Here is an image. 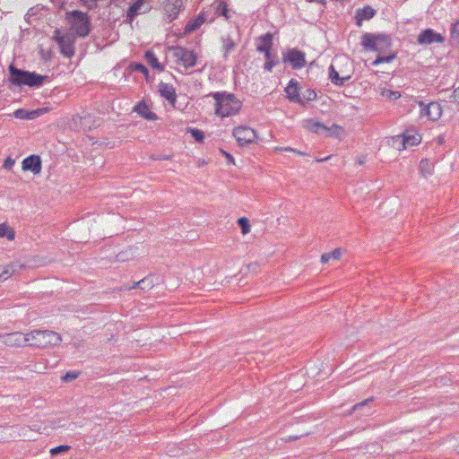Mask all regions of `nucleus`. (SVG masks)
Instances as JSON below:
<instances>
[{
	"mask_svg": "<svg viewBox=\"0 0 459 459\" xmlns=\"http://www.w3.org/2000/svg\"><path fill=\"white\" fill-rule=\"evenodd\" d=\"M212 96L215 100V113L221 117L235 115L241 108V102L232 93L214 92Z\"/></svg>",
	"mask_w": 459,
	"mask_h": 459,
	"instance_id": "f257e3e1",
	"label": "nucleus"
},
{
	"mask_svg": "<svg viewBox=\"0 0 459 459\" xmlns=\"http://www.w3.org/2000/svg\"><path fill=\"white\" fill-rule=\"evenodd\" d=\"M9 80L14 85L39 87L48 79V76L38 74L35 72L18 69L13 65H9Z\"/></svg>",
	"mask_w": 459,
	"mask_h": 459,
	"instance_id": "f03ea898",
	"label": "nucleus"
},
{
	"mask_svg": "<svg viewBox=\"0 0 459 459\" xmlns=\"http://www.w3.org/2000/svg\"><path fill=\"white\" fill-rule=\"evenodd\" d=\"M28 344L38 348L56 346L61 342V336L49 330H34L27 333Z\"/></svg>",
	"mask_w": 459,
	"mask_h": 459,
	"instance_id": "7ed1b4c3",
	"label": "nucleus"
},
{
	"mask_svg": "<svg viewBox=\"0 0 459 459\" xmlns=\"http://www.w3.org/2000/svg\"><path fill=\"white\" fill-rule=\"evenodd\" d=\"M361 45L372 51L386 53L392 45V39L385 34L365 33L361 38Z\"/></svg>",
	"mask_w": 459,
	"mask_h": 459,
	"instance_id": "20e7f679",
	"label": "nucleus"
},
{
	"mask_svg": "<svg viewBox=\"0 0 459 459\" xmlns=\"http://www.w3.org/2000/svg\"><path fill=\"white\" fill-rule=\"evenodd\" d=\"M68 20L78 36L86 37L90 33L91 22L87 13L73 11L68 13Z\"/></svg>",
	"mask_w": 459,
	"mask_h": 459,
	"instance_id": "39448f33",
	"label": "nucleus"
},
{
	"mask_svg": "<svg viewBox=\"0 0 459 459\" xmlns=\"http://www.w3.org/2000/svg\"><path fill=\"white\" fill-rule=\"evenodd\" d=\"M233 136L241 146L254 143L257 137L255 131L248 126L236 127L233 130Z\"/></svg>",
	"mask_w": 459,
	"mask_h": 459,
	"instance_id": "423d86ee",
	"label": "nucleus"
},
{
	"mask_svg": "<svg viewBox=\"0 0 459 459\" xmlns=\"http://www.w3.org/2000/svg\"><path fill=\"white\" fill-rule=\"evenodd\" d=\"M419 105L421 108L420 115L427 117L430 120L436 121L440 118L442 115L441 106L437 102H430L424 104L423 101H419Z\"/></svg>",
	"mask_w": 459,
	"mask_h": 459,
	"instance_id": "0eeeda50",
	"label": "nucleus"
},
{
	"mask_svg": "<svg viewBox=\"0 0 459 459\" xmlns=\"http://www.w3.org/2000/svg\"><path fill=\"white\" fill-rule=\"evenodd\" d=\"M284 62L290 63L293 69H299L305 66V53L296 48L290 49L283 56Z\"/></svg>",
	"mask_w": 459,
	"mask_h": 459,
	"instance_id": "6e6552de",
	"label": "nucleus"
},
{
	"mask_svg": "<svg viewBox=\"0 0 459 459\" xmlns=\"http://www.w3.org/2000/svg\"><path fill=\"white\" fill-rule=\"evenodd\" d=\"M183 7V0H167L163 6L166 19L169 22L177 19Z\"/></svg>",
	"mask_w": 459,
	"mask_h": 459,
	"instance_id": "1a4fd4ad",
	"label": "nucleus"
},
{
	"mask_svg": "<svg viewBox=\"0 0 459 459\" xmlns=\"http://www.w3.org/2000/svg\"><path fill=\"white\" fill-rule=\"evenodd\" d=\"M444 41L445 38L432 29H426L418 36V42L420 45H429L434 42L443 43Z\"/></svg>",
	"mask_w": 459,
	"mask_h": 459,
	"instance_id": "9d476101",
	"label": "nucleus"
},
{
	"mask_svg": "<svg viewBox=\"0 0 459 459\" xmlns=\"http://www.w3.org/2000/svg\"><path fill=\"white\" fill-rule=\"evenodd\" d=\"M158 88L160 96L166 99L170 105L175 106V103L177 101V94L175 88L171 84L162 82L159 83Z\"/></svg>",
	"mask_w": 459,
	"mask_h": 459,
	"instance_id": "9b49d317",
	"label": "nucleus"
},
{
	"mask_svg": "<svg viewBox=\"0 0 459 459\" xmlns=\"http://www.w3.org/2000/svg\"><path fill=\"white\" fill-rule=\"evenodd\" d=\"M304 127L312 133H316V134L325 133L326 135H328V133L333 128H338V126L336 125H333L331 128H329V127L325 126V125L321 124L320 122L316 121L314 119L305 120Z\"/></svg>",
	"mask_w": 459,
	"mask_h": 459,
	"instance_id": "f8f14e48",
	"label": "nucleus"
},
{
	"mask_svg": "<svg viewBox=\"0 0 459 459\" xmlns=\"http://www.w3.org/2000/svg\"><path fill=\"white\" fill-rule=\"evenodd\" d=\"M22 169L30 170L34 174H39L41 170V160L38 155H30L22 161Z\"/></svg>",
	"mask_w": 459,
	"mask_h": 459,
	"instance_id": "ddd939ff",
	"label": "nucleus"
},
{
	"mask_svg": "<svg viewBox=\"0 0 459 459\" xmlns=\"http://www.w3.org/2000/svg\"><path fill=\"white\" fill-rule=\"evenodd\" d=\"M24 265L18 262H14L6 265H0V281L7 280L12 275L19 273L22 270Z\"/></svg>",
	"mask_w": 459,
	"mask_h": 459,
	"instance_id": "4468645a",
	"label": "nucleus"
},
{
	"mask_svg": "<svg viewBox=\"0 0 459 459\" xmlns=\"http://www.w3.org/2000/svg\"><path fill=\"white\" fill-rule=\"evenodd\" d=\"M91 121V116L90 114H86L84 116L74 115L72 118L70 126L74 130L80 129H91V126L90 122Z\"/></svg>",
	"mask_w": 459,
	"mask_h": 459,
	"instance_id": "2eb2a0df",
	"label": "nucleus"
},
{
	"mask_svg": "<svg viewBox=\"0 0 459 459\" xmlns=\"http://www.w3.org/2000/svg\"><path fill=\"white\" fill-rule=\"evenodd\" d=\"M58 45L64 56L70 57L74 54L73 37L69 35H66V37H59Z\"/></svg>",
	"mask_w": 459,
	"mask_h": 459,
	"instance_id": "dca6fc26",
	"label": "nucleus"
},
{
	"mask_svg": "<svg viewBox=\"0 0 459 459\" xmlns=\"http://www.w3.org/2000/svg\"><path fill=\"white\" fill-rule=\"evenodd\" d=\"M285 91L290 100L304 105V100L301 99L300 93L299 92L297 81L293 79L290 80L288 86L285 89Z\"/></svg>",
	"mask_w": 459,
	"mask_h": 459,
	"instance_id": "f3484780",
	"label": "nucleus"
},
{
	"mask_svg": "<svg viewBox=\"0 0 459 459\" xmlns=\"http://www.w3.org/2000/svg\"><path fill=\"white\" fill-rule=\"evenodd\" d=\"M376 14V11L369 5L362 9H358L356 13V23L359 27L362 25L364 20H369Z\"/></svg>",
	"mask_w": 459,
	"mask_h": 459,
	"instance_id": "a211bd4d",
	"label": "nucleus"
},
{
	"mask_svg": "<svg viewBox=\"0 0 459 459\" xmlns=\"http://www.w3.org/2000/svg\"><path fill=\"white\" fill-rule=\"evenodd\" d=\"M329 79L333 84L342 86L351 79V75L343 74L341 75L339 72L335 70L334 65H331L329 67Z\"/></svg>",
	"mask_w": 459,
	"mask_h": 459,
	"instance_id": "6ab92c4d",
	"label": "nucleus"
},
{
	"mask_svg": "<svg viewBox=\"0 0 459 459\" xmlns=\"http://www.w3.org/2000/svg\"><path fill=\"white\" fill-rule=\"evenodd\" d=\"M260 43L257 45V51L264 53V56L271 54L273 47V36L271 33H266L259 38Z\"/></svg>",
	"mask_w": 459,
	"mask_h": 459,
	"instance_id": "aec40b11",
	"label": "nucleus"
},
{
	"mask_svg": "<svg viewBox=\"0 0 459 459\" xmlns=\"http://www.w3.org/2000/svg\"><path fill=\"white\" fill-rule=\"evenodd\" d=\"M43 114V109H35L28 111L23 108H19L14 111L13 116L19 119L32 120Z\"/></svg>",
	"mask_w": 459,
	"mask_h": 459,
	"instance_id": "412c9836",
	"label": "nucleus"
},
{
	"mask_svg": "<svg viewBox=\"0 0 459 459\" xmlns=\"http://www.w3.org/2000/svg\"><path fill=\"white\" fill-rule=\"evenodd\" d=\"M134 110L136 111L141 117H143V118H145L147 120L154 121V120H157V118H158L157 115L155 113H153L152 111H151L149 109L148 105L143 101H142L138 105H136Z\"/></svg>",
	"mask_w": 459,
	"mask_h": 459,
	"instance_id": "4be33fe9",
	"label": "nucleus"
},
{
	"mask_svg": "<svg viewBox=\"0 0 459 459\" xmlns=\"http://www.w3.org/2000/svg\"><path fill=\"white\" fill-rule=\"evenodd\" d=\"M5 342L11 345H23L28 343L27 333L22 334V333H12L7 334Z\"/></svg>",
	"mask_w": 459,
	"mask_h": 459,
	"instance_id": "5701e85b",
	"label": "nucleus"
},
{
	"mask_svg": "<svg viewBox=\"0 0 459 459\" xmlns=\"http://www.w3.org/2000/svg\"><path fill=\"white\" fill-rule=\"evenodd\" d=\"M143 2L144 0H136L133 4L130 5L126 13V18L129 20V22H133L134 19L141 13H144V11H142Z\"/></svg>",
	"mask_w": 459,
	"mask_h": 459,
	"instance_id": "b1692460",
	"label": "nucleus"
},
{
	"mask_svg": "<svg viewBox=\"0 0 459 459\" xmlns=\"http://www.w3.org/2000/svg\"><path fill=\"white\" fill-rule=\"evenodd\" d=\"M185 54L186 55L181 57L178 64L184 65L186 68L195 66L196 64V56L194 54V52L186 48Z\"/></svg>",
	"mask_w": 459,
	"mask_h": 459,
	"instance_id": "393cba45",
	"label": "nucleus"
},
{
	"mask_svg": "<svg viewBox=\"0 0 459 459\" xmlns=\"http://www.w3.org/2000/svg\"><path fill=\"white\" fill-rule=\"evenodd\" d=\"M205 15L204 13L199 14L195 20L190 21L185 27V33H190L197 30L202 24L205 22Z\"/></svg>",
	"mask_w": 459,
	"mask_h": 459,
	"instance_id": "a878e982",
	"label": "nucleus"
},
{
	"mask_svg": "<svg viewBox=\"0 0 459 459\" xmlns=\"http://www.w3.org/2000/svg\"><path fill=\"white\" fill-rule=\"evenodd\" d=\"M145 59L146 61L148 62V64L154 69H157V70H160V71H162L163 70V66L160 65V64L159 63L155 54L152 52V51H147L145 53Z\"/></svg>",
	"mask_w": 459,
	"mask_h": 459,
	"instance_id": "bb28decb",
	"label": "nucleus"
},
{
	"mask_svg": "<svg viewBox=\"0 0 459 459\" xmlns=\"http://www.w3.org/2000/svg\"><path fill=\"white\" fill-rule=\"evenodd\" d=\"M419 168L420 173L424 177L430 175L433 172V164L428 159L421 160Z\"/></svg>",
	"mask_w": 459,
	"mask_h": 459,
	"instance_id": "cd10ccee",
	"label": "nucleus"
},
{
	"mask_svg": "<svg viewBox=\"0 0 459 459\" xmlns=\"http://www.w3.org/2000/svg\"><path fill=\"white\" fill-rule=\"evenodd\" d=\"M136 287L140 288L141 290H147L153 287L152 280L149 277H145L142 279L141 281L135 282L133 286L128 287L127 289H135Z\"/></svg>",
	"mask_w": 459,
	"mask_h": 459,
	"instance_id": "c85d7f7f",
	"label": "nucleus"
},
{
	"mask_svg": "<svg viewBox=\"0 0 459 459\" xmlns=\"http://www.w3.org/2000/svg\"><path fill=\"white\" fill-rule=\"evenodd\" d=\"M420 142V136L418 134L404 135L403 138V147L406 148V145L413 146Z\"/></svg>",
	"mask_w": 459,
	"mask_h": 459,
	"instance_id": "c756f323",
	"label": "nucleus"
},
{
	"mask_svg": "<svg viewBox=\"0 0 459 459\" xmlns=\"http://www.w3.org/2000/svg\"><path fill=\"white\" fill-rule=\"evenodd\" d=\"M169 51L172 53V56L176 59V62L178 64L181 57L186 55V48L176 46L169 47Z\"/></svg>",
	"mask_w": 459,
	"mask_h": 459,
	"instance_id": "7c9ffc66",
	"label": "nucleus"
},
{
	"mask_svg": "<svg viewBox=\"0 0 459 459\" xmlns=\"http://www.w3.org/2000/svg\"><path fill=\"white\" fill-rule=\"evenodd\" d=\"M264 57H265V63H264V68L267 71H272L273 67L277 63V60H276L277 56L271 53V54H267L266 56H264Z\"/></svg>",
	"mask_w": 459,
	"mask_h": 459,
	"instance_id": "2f4dec72",
	"label": "nucleus"
},
{
	"mask_svg": "<svg viewBox=\"0 0 459 459\" xmlns=\"http://www.w3.org/2000/svg\"><path fill=\"white\" fill-rule=\"evenodd\" d=\"M14 231L7 225L0 224V238L6 237L8 239L12 240L14 238Z\"/></svg>",
	"mask_w": 459,
	"mask_h": 459,
	"instance_id": "473e14b6",
	"label": "nucleus"
},
{
	"mask_svg": "<svg viewBox=\"0 0 459 459\" xmlns=\"http://www.w3.org/2000/svg\"><path fill=\"white\" fill-rule=\"evenodd\" d=\"M238 225L240 227L243 235H246L250 232L251 226L247 218H239L238 220Z\"/></svg>",
	"mask_w": 459,
	"mask_h": 459,
	"instance_id": "72a5a7b5",
	"label": "nucleus"
},
{
	"mask_svg": "<svg viewBox=\"0 0 459 459\" xmlns=\"http://www.w3.org/2000/svg\"><path fill=\"white\" fill-rule=\"evenodd\" d=\"M395 56L396 55L394 53L388 56H382L379 54L375 61H373L372 65H377L381 63H390L395 58Z\"/></svg>",
	"mask_w": 459,
	"mask_h": 459,
	"instance_id": "f704fd0d",
	"label": "nucleus"
},
{
	"mask_svg": "<svg viewBox=\"0 0 459 459\" xmlns=\"http://www.w3.org/2000/svg\"><path fill=\"white\" fill-rule=\"evenodd\" d=\"M301 99L304 100V104L307 101L313 100L316 98V93L314 90L307 89L301 94Z\"/></svg>",
	"mask_w": 459,
	"mask_h": 459,
	"instance_id": "c9c22d12",
	"label": "nucleus"
},
{
	"mask_svg": "<svg viewBox=\"0 0 459 459\" xmlns=\"http://www.w3.org/2000/svg\"><path fill=\"white\" fill-rule=\"evenodd\" d=\"M222 42H223V48H224V51H225L224 56H227V54H228L229 52H230V51L235 48V43H234V41H233L230 38H229V37H227V38H223V39H222Z\"/></svg>",
	"mask_w": 459,
	"mask_h": 459,
	"instance_id": "e433bc0d",
	"label": "nucleus"
},
{
	"mask_svg": "<svg viewBox=\"0 0 459 459\" xmlns=\"http://www.w3.org/2000/svg\"><path fill=\"white\" fill-rule=\"evenodd\" d=\"M216 13L220 15L224 16L226 19L230 18L228 7L224 2L219 3L217 9H216Z\"/></svg>",
	"mask_w": 459,
	"mask_h": 459,
	"instance_id": "4c0bfd02",
	"label": "nucleus"
},
{
	"mask_svg": "<svg viewBox=\"0 0 459 459\" xmlns=\"http://www.w3.org/2000/svg\"><path fill=\"white\" fill-rule=\"evenodd\" d=\"M79 376V372H76V371H69L67 373H65L63 377H62V380L63 382H71L74 379H76Z\"/></svg>",
	"mask_w": 459,
	"mask_h": 459,
	"instance_id": "58836bf2",
	"label": "nucleus"
},
{
	"mask_svg": "<svg viewBox=\"0 0 459 459\" xmlns=\"http://www.w3.org/2000/svg\"><path fill=\"white\" fill-rule=\"evenodd\" d=\"M70 449V446H58L56 447H54L50 450V454L52 455H59L63 452H66Z\"/></svg>",
	"mask_w": 459,
	"mask_h": 459,
	"instance_id": "ea45409f",
	"label": "nucleus"
},
{
	"mask_svg": "<svg viewBox=\"0 0 459 459\" xmlns=\"http://www.w3.org/2000/svg\"><path fill=\"white\" fill-rule=\"evenodd\" d=\"M191 134L197 142H202L204 138V133L198 129H192Z\"/></svg>",
	"mask_w": 459,
	"mask_h": 459,
	"instance_id": "a19ab883",
	"label": "nucleus"
},
{
	"mask_svg": "<svg viewBox=\"0 0 459 459\" xmlns=\"http://www.w3.org/2000/svg\"><path fill=\"white\" fill-rule=\"evenodd\" d=\"M275 151H279V152H295L300 156H305L306 153L305 152H299L296 149H293L291 147H276L275 148Z\"/></svg>",
	"mask_w": 459,
	"mask_h": 459,
	"instance_id": "79ce46f5",
	"label": "nucleus"
},
{
	"mask_svg": "<svg viewBox=\"0 0 459 459\" xmlns=\"http://www.w3.org/2000/svg\"><path fill=\"white\" fill-rule=\"evenodd\" d=\"M382 95L386 96L389 99H394V100H396V99L400 98V96H401L400 92L390 91V90L384 91L382 93Z\"/></svg>",
	"mask_w": 459,
	"mask_h": 459,
	"instance_id": "37998d69",
	"label": "nucleus"
},
{
	"mask_svg": "<svg viewBox=\"0 0 459 459\" xmlns=\"http://www.w3.org/2000/svg\"><path fill=\"white\" fill-rule=\"evenodd\" d=\"M451 37L453 39L459 38V20L454 23L451 29Z\"/></svg>",
	"mask_w": 459,
	"mask_h": 459,
	"instance_id": "c03bdc74",
	"label": "nucleus"
},
{
	"mask_svg": "<svg viewBox=\"0 0 459 459\" xmlns=\"http://www.w3.org/2000/svg\"><path fill=\"white\" fill-rule=\"evenodd\" d=\"M342 249L341 248H335L333 252L328 253L330 255V258L333 260H339L342 255Z\"/></svg>",
	"mask_w": 459,
	"mask_h": 459,
	"instance_id": "a18cd8bd",
	"label": "nucleus"
},
{
	"mask_svg": "<svg viewBox=\"0 0 459 459\" xmlns=\"http://www.w3.org/2000/svg\"><path fill=\"white\" fill-rule=\"evenodd\" d=\"M89 9H93L99 0H81Z\"/></svg>",
	"mask_w": 459,
	"mask_h": 459,
	"instance_id": "49530a36",
	"label": "nucleus"
},
{
	"mask_svg": "<svg viewBox=\"0 0 459 459\" xmlns=\"http://www.w3.org/2000/svg\"><path fill=\"white\" fill-rule=\"evenodd\" d=\"M14 160L12 159L11 157H8L5 160H4V168L5 169H11V168L14 165Z\"/></svg>",
	"mask_w": 459,
	"mask_h": 459,
	"instance_id": "de8ad7c7",
	"label": "nucleus"
},
{
	"mask_svg": "<svg viewBox=\"0 0 459 459\" xmlns=\"http://www.w3.org/2000/svg\"><path fill=\"white\" fill-rule=\"evenodd\" d=\"M370 401H372V399H367V400H365V401H363L361 403H359L355 404L354 407H353V410L356 411V410L361 408L362 406H364L365 404H367Z\"/></svg>",
	"mask_w": 459,
	"mask_h": 459,
	"instance_id": "09e8293b",
	"label": "nucleus"
},
{
	"mask_svg": "<svg viewBox=\"0 0 459 459\" xmlns=\"http://www.w3.org/2000/svg\"><path fill=\"white\" fill-rule=\"evenodd\" d=\"M330 255L328 253H325L321 255V262L325 264L330 260Z\"/></svg>",
	"mask_w": 459,
	"mask_h": 459,
	"instance_id": "8fccbe9b",
	"label": "nucleus"
},
{
	"mask_svg": "<svg viewBox=\"0 0 459 459\" xmlns=\"http://www.w3.org/2000/svg\"><path fill=\"white\" fill-rule=\"evenodd\" d=\"M136 70L144 74L148 73V69L143 65L140 64L136 65Z\"/></svg>",
	"mask_w": 459,
	"mask_h": 459,
	"instance_id": "3c124183",
	"label": "nucleus"
},
{
	"mask_svg": "<svg viewBox=\"0 0 459 459\" xmlns=\"http://www.w3.org/2000/svg\"><path fill=\"white\" fill-rule=\"evenodd\" d=\"M222 153L224 154V156L227 158L228 161L229 162H231V163H234V158L232 157L231 154L222 151Z\"/></svg>",
	"mask_w": 459,
	"mask_h": 459,
	"instance_id": "603ef678",
	"label": "nucleus"
},
{
	"mask_svg": "<svg viewBox=\"0 0 459 459\" xmlns=\"http://www.w3.org/2000/svg\"><path fill=\"white\" fill-rule=\"evenodd\" d=\"M454 99L455 100L459 101V87L454 91Z\"/></svg>",
	"mask_w": 459,
	"mask_h": 459,
	"instance_id": "864d4df0",
	"label": "nucleus"
},
{
	"mask_svg": "<svg viewBox=\"0 0 459 459\" xmlns=\"http://www.w3.org/2000/svg\"><path fill=\"white\" fill-rule=\"evenodd\" d=\"M258 267H259L258 264H255V263L250 264L247 265L248 269H252V270H254L255 272L257 271Z\"/></svg>",
	"mask_w": 459,
	"mask_h": 459,
	"instance_id": "5fc2aeb1",
	"label": "nucleus"
},
{
	"mask_svg": "<svg viewBox=\"0 0 459 459\" xmlns=\"http://www.w3.org/2000/svg\"><path fill=\"white\" fill-rule=\"evenodd\" d=\"M59 37H63L61 34H60V31L58 30H55V35H54V39L58 43V38Z\"/></svg>",
	"mask_w": 459,
	"mask_h": 459,
	"instance_id": "6e6d98bb",
	"label": "nucleus"
},
{
	"mask_svg": "<svg viewBox=\"0 0 459 459\" xmlns=\"http://www.w3.org/2000/svg\"><path fill=\"white\" fill-rule=\"evenodd\" d=\"M156 159L157 160H169L170 156L169 155H162V156L157 157Z\"/></svg>",
	"mask_w": 459,
	"mask_h": 459,
	"instance_id": "4d7b16f0",
	"label": "nucleus"
},
{
	"mask_svg": "<svg viewBox=\"0 0 459 459\" xmlns=\"http://www.w3.org/2000/svg\"><path fill=\"white\" fill-rule=\"evenodd\" d=\"M299 438L298 436L291 437L290 436L288 438H286V441H291V440H297Z\"/></svg>",
	"mask_w": 459,
	"mask_h": 459,
	"instance_id": "13d9d810",
	"label": "nucleus"
},
{
	"mask_svg": "<svg viewBox=\"0 0 459 459\" xmlns=\"http://www.w3.org/2000/svg\"><path fill=\"white\" fill-rule=\"evenodd\" d=\"M307 2H316V3H319V4H325V0H307Z\"/></svg>",
	"mask_w": 459,
	"mask_h": 459,
	"instance_id": "bf43d9fd",
	"label": "nucleus"
},
{
	"mask_svg": "<svg viewBox=\"0 0 459 459\" xmlns=\"http://www.w3.org/2000/svg\"><path fill=\"white\" fill-rule=\"evenodd\" d=\"M328 159H329V157H326L325 159H318L317 161L322 162V161L327 160Z\"/></svg>",
	"mask_w": 459,
	"mask_h": 459,
	"instance_id": "052dcab7",
	"label": "nucleus"
}]
</instances>
